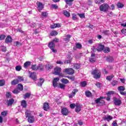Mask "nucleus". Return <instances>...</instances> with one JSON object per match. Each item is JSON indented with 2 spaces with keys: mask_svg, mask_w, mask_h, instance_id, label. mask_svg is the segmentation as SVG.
<instances>
[{
  "mask_svg": "<svg viewBox=\"0 0 126 126\" xmlns=\"http://www.w3.org/2000/svg\"><path fill=\"white\" fill-rule=\"evenodd\" d=\"M60 81V78H55L53 81V85L54 87H57L58 86V82Z\"/></svg>",
  "mask_w": 126,
  "mask_h": 126,
  "instance_id": "12",
  "label": "nucleus"
},
{
  "mask_svg": "<svg viewBox=\"0 0 126 126\" xmlns=\"http://www.w3.org/2000/svg\"><path fill=\"white\" fill-rule=\"evenodd\" d=\"M32 112L29 110H26L25 112L26 117L28 118V121L29 123L30 124H32L34 123L35 121V118H34V116L31 115H32Z\"/></svg>",
  "mask_w": 126,
  "mask_h": 126,
  "instance_id": "1",
  "label": "nucleus"
},
{
  "mask_svg": "<svg viewBox=\"0 0 126 126\" xmlns=\"http://www.w3.org/2000/svg\"><path fill=\"white\" fill-rule=\"evenodd\" d=\"M104 48H105V46L102 44H99L98 46H93L92 48V50L93 52H101V51H103L104 50Z\"/></svg>",
  "mask_w": 126,
  "mask_h": 126,
  "instance_id": "2",
  "label": "nucleus"
},
{
  "mask_svg": "<svg viewBox=\"0 0 126 126\" xmlns=\"http://www.w3.org/2000/svg\"><path fill=\"white\" fill-rule=\"evenodd\" d=\"M64 72L67 73V74H73L74 71L72 68H66L64 69Z\"/></svg>",
  "mask_w": 126,
  "mask_h": 126,
  "instance_id": "9",
  "label": "nucleus"
},
{
  "mask_svg": "<svg viewBox=\"0 0 126 126\" xmlns=\"http://www.w3.org/2000/svg\"><path fill=\"white\" fill-rule=\"evenodd\" d=\"M95 2L99 4L100 2H105V0H95Z\"/></svg>",
  "mask_w": 126,
  "mask_h": 126,
  "instance_id": "43",
  "label": "nucleus"
},
{
  "mask_svg": "<svg viewBox=\"0 0 126 126\" xmlns=\"http://www.w3.org/2000/svg\"><path fill=\"white\" fill-rule=\"evenodd\" d=\"M1 50L2 52H6V47L5 46H3Z\"/></svg>",
  "mask_w": 126,
  "mask_h": 126,
  "instance_id": "59",
  "label": "nucleus"
},
{
  "mask_svg": "<svg viewBox=\"0 0 126 126\" xmlns=\"http://www.w3.org/2000/svg\"><path fill=\"white\" fill-rule=\"evenodd\" d=\"M102 99H104V97H100L99 98H97L95 100V102L96 104H98L100 106H102V105H104L105 104V101Z\"/></svg>",
  "mask_w": 126,
  "mask_h": 126,
  "instance_id": "7",
  "label": "nucleus"
},
{
  "mask_svg": "<svg viewBox=\"0 0 126 126\" xmlns=\"http://www.w3.org/2000/svg\"><path fill=\"white\" fill-rule=\"evenodd\" d=\"M61 113L63 116H67L68 114V110L65 108H63L62 109Z\"/></svg>",
  "mask_w": 126,
  "mask_h": 126,
  "instance_id": "14",
  "label": "nucleus"
},
{
  "mask_svg": "<svg viewBox=\"0 0 126 126\" xmlns=\"http://www.w3.org/2000/svg\"><path fill=\"white\" fill-rule=\"evenodd\" d=\"M5 84V81L4 80H0V86H3Z\"/></svg>",
  "mask_w": 126,
  "mask_h": 126,
  "instance_id": "42",
  "label": "nucleus"
},
{
  "mask_svg": "<svg viewBox=\"0 0 126 126\" xmlns=\"http://www.w3.org/2000/svg\"><path fill=\"white\" fill-rule=\"evenodd\" d=\"M14 102V99L13 98H12L11 99H9V100L7 101V103L8 106H11L13 104V102Z\"/></svg>",
  "mask_w": 126,
  "mask_h": 126,
  "instance_id": "23",
  "label": "nucleus"
},
{
  "mask_svg": "<svg viewBox=\"0 0 126 126\" xmlns=\"http://www.w3.org/2000/svg\"><path fill=\"white\" fill-rule=\"evenodd\" d=\"M1 116L3 117H6V116H7V111H4L1 113Z\"/></svg>",
  "mask_w": 126,
  "mask_h": 126,
  "instance_id": "41",
  "label": "nucleus"
},
{
  "mask_svg": "<svg viewBox=\"0 0 126 126\" xmlns=\"http://www.w3.org/2000/svg\"><path fill=\"white\" fill-rule=\"evenodd\" d=\"M67 59H68L64 61V63H71V60H72V58L70 57V56L68 55L67 56Z\"/></svg>",
  "mask_w": 126,
  "mask_h": 126,
  "instance_id": "17",
  "label": "nucleus"
},
{
  "mask_svg": "<svg viewBox=\"0 0 126 126\" xmlns=\"http://www.w3.org/2000/svg\"><path fill=\"white\" fill-rule=\"evenodd\" d=\"M49 109H50L49 104L48 103H44L43 104V109L44 110V111H48Z\"/></svg>",
  "mask_w": 126,
  "mask_h": 126,
  "instance_id": "21",
  "label": "nucleus"
},
{
  "mask_svg": "<svg viewBox=\"0 0 126 126\" xmlns=\"http://www.w3.org/2000/svg\"><path fill=\"white\" fill-rule=\"evenodd\" d=\"M76 48H77L78 49H80L82 47L81 46V44H79V43H77L76 45Z\"/></svg>",
  "mask_w": 126,
  "mask_h": 126,
  "instance_id": "57",
  "label": "nucleus"
},
{
  "mask_svg": "<svg viewBox=\"0 0 126 126\" xmlns=\"http://www.w3.org/2000/svg\"><path fill=\"white\" fill-rule=\"evenodd\" d=\"M31 65V62H26L24 64V67H25V68H27V67H28V66H30Z\"/></svg>",
  "mask_w": 126,
  "mask_h": 126,
  "instance_id": "25",
  "label": "nucleus"
},
{
  "mask_svg": "<svg viewBox=\"0 0 126 126\" xmlns=\"http://www.w3.org/2000/svg\"><path fill=\"white\" fill-rule=\"evenodd\" d=\"M103 34H104V35H109L110 34V32L108 30H103L102 32Z\"/></svg>",
  "mask_w": 126,
  "mask_h": 126,
  "instance_id": "38",
  "label": "nucleus"
},
{
  "mask_svg": "<svg viewBox=\"0 0 126 126\" xmlns=\"http://www.w3.org/2000/svg\"><path fill=\"white\" fill-rule=\"evenodd\" d=\"M117 7H119V8H123V7H124V4L120 2L118 3Z\"/></svg>",
  "mask_w": 126,
  "mask_h": 126,
  "instance_id": "46",
  "label": "nucleus"
},
{
  "mask_svg": "<svg viewBox=\"0 0 126 126\" xmlns=\"http://www.w3.org/2000/svg\"><path fill=\"white\" fill-rule=\"evenodd\" d=\"M18 80L19 82L23 81L24 80V79L23 78V77H21L20 76H18Z\"/></svg>",
  "mask_w": 126,
  "mask_h": 126,
  "instance_id": "49",
  "label": "nucleus"
},
{
  "mask_svg": "<svg viewBox=\"0 0 126 126\" xmlns=\"http://www.w3.org/2000/svg\"><path fill=\"white\" fill-rule=\"evenodd\" d=\"M37 9L40 11V10H42L43 8H44V5H43V3L40 2H37Z\"/></svg>",
  "mask_w": 126,
  "mask_h": 126,
  "instance_id": "13",
  "label": "nucleus"
},
{
  "mask_svg": "<svg viewBox=\"0 0 126 126\" xmlns=\"http://www.w3.org/2000/svg\"><path fill=\"white\" fill-rule=\"evenodd\" d=\"M70 107L71 109H73L74 108H75V104H71L70 105Z\"/></svg>",
  "mask_w": 126,
  "mask_h": 126,
  "instance_id": "61",
  "label": "nucleus"
},
{
  "mask_svg": "<svg viewBox=\"0 0 126 126\" xmlns=\"http://www.w3.org/2000/svg\"><path fill=\"white\" fill-rule=\"evenodd\" d=\"M104 121H107V122H109L111 120H113V117L110 115L105 116L103 118Z\"/></svg>",
  "mask_w": 126,
  "mask_h": 126,
  "instance_id": "19",
  "label": "nucleus"
},
{
  "mask_svg": "<svg viewBox=\"0 0 126 126\" xmlns=\"http://www.w3.org/2000/svg\"><path fill=\"white\" fill-rule=\"evenodd\" d=\"M11 42H12V38L10 35H8L5 40V43L8 44V43H11Z\"/></svg>",
  "mask_w": 126,
  "mask_h": 126,
  "instance_id": "15",
  "label": "nucleus"
},
{
  "mask_svg": "<svg viewBox=\"0 0 126 126\" xmlns=\"http://www.w3.org/2000/svg\"><path fill=\"white\" fill-rule=\"evenodd\" d=\"M52 7H53V8H55V9H57V8H58V7L56 4H52Z\"/></svg>",
  "mask_w": 126,
  "mask_h": 126,
  "instance_id": "62",
  "label": "nucleus"
},
{
  "mask_svg": "<svg viewBox=\"0 0 126 126\" xmlns=\"http://www.w3.org/2000/svg\"><path fill=\"white\" fill-rule=\"evenodd\" d=\"M78 15L80 17V18H85V15L84 14H78Z\"/></svg>",
  "mask_w": 126,
  "mask_h": 126,
  "instance_id": "54",
  "label": "nucleus"
},
{
  "mask_svg": "<svg viewBox=\"0 0 126 126\" xmlns=\"http://www.w3.org/2000/svg\"><path fill=\"white\" fill-rule=\"evenodd\" d=\"M19 81L17 79H15L13 80L12 82H11V85H16V84H18L19 83Z\"/></svg>",
  "mask_w": 126,
  "mask_h": 126,
  "instance_id": "29",
  "label": "nucleus"
},
{
  "mask_svg": "<svg viewBox=\"0 0 126 126\" xmlns=\"http://www.w3.org/2000/svg\"><path fill=\"white\" fill-rule=\"evenodd\" d=\"M53 67V66L51 64H48L45 65V69H46V70H48V71H51Z\"/></svg>",
  "mask_w": 126,
  "mask_h": 126,
  "instance_id": "16",
  "label": "nucleus"
},
{
  "mask_svg": "<svg viewBox=\"0 0 126 126\" xmlns=\"http://www.w3.org/2000/svg\"><path fill=\"white\" fill-rule=\"evenodd\" d=\"M113 102L116 106H121V104H122V100L117 98L114 99Z\"/></svg>",
  "mask_w": 126,
  "mask_h": 126,
  "instance_id": "8",
  "label": "nucleus"
},
{
  "mask_svg": "<svg viewBox=\"0 0 126 126\" xmlns=\"http://www.w3.org/2000/svg\"><path fill=\"white\" fill-rule=\"evenodd\" d=\"M75 111L76 113H78L81 111V106L80 104H76V109Z\"/></svg>",
  "mask_w": 126,
  "mask_h": 126,
  "instance_id": "22",
  "label": "nucleus"
},
{
  "mask_svg": "<svg viewBox=\"0 0 126 126\" xmlns=\"http://www.w3.org/2000/svg\"><path fill=\"white\" fill-rule=\"evenodd\" d=\"M61 71H62V68L56 67L54 68V74L55 75H59L60 77H63V73H61Z\"/></svg>",
  "mask_w": 126,
  "mask_h": 126,
  "instance_id": "4",
  "label": "nucleus"
},
{
  "mask_svg": "<svg viewBox=\"0 0 126 126\" xmlns=\"http://www.w3.org/2000/svg\"><path fill=\"white\" fill-rule=\"evenodd\" d=\"M6 97L7 98H11V94L10 93H7L6 94Z\"/></svg>",
  "mask_w": 126,
  "mask_h": 126,
  "instance_id": "55",
  "label": "nucleus"
},
{
  "mask_svg": "<svg viewBox=\"0 0 126 126\" xmlns=\"http://www.w3.org/2000/svg\"><path fill=\"white\" fill-rule=\"evenodd\" d=\"M44 83V79L40 78L39 79V82L38 83V86H42V84Z\"/></svg>",
  "mask_w": 126,
  "mask_h": 126,
  "instance_id": "31",
  "label": "nucleus"
},
{
  "mask_svg": "<svg viewBox=\"0 0 126 126\" xmlns=\"http://www.w3.org/2000/svg\"><path fill=\"white\" fill-rule=\"evenodd\" d=\"M91 92L89 91L85 92V94L87 97H90V96H91Z\"/></svg>",
  "mask_w": 126,
  "mask_h": 126,
  "instance_id": "40",
  "label": "nucleus"
},
{
  "mask_svg": "<svg viewBox=\"0 0 126 126\" xmlns=\"http://www.w3.org/2000/svg\"><path fill=\"white\" fill-rule=\"evenodd\" d=\"M119 91H120V92H122V91H125V90H126V89L125 88V87L124 86H120L119 87H118V88Z\"/></svg>",
  "mask_w": 126,
  "mask_h": 126,
  "instance_id": "34",
  "label": "nucleus"
},
{
  "mask_svg": "<svg viewBox=\"0 0 126 126\" xmlns=\"http://www.w3.org/2000/svg\"><path fill=\"white\" fill-rule=\"evenodd\" d=\"M5 39V35L1 34L0 35V40H4Z\"/></svg>",
  "mask_w": 126,
  "mask_h": 126,
  "instance_id": "51",
  "label": "nucleus"
},
{
  "mask_svg": "<svg viewBox=\"0 0 126 126\" xmlns=\"http://www.w3.org/2000/svg\"><path fill=\"white\" fill-rule=\"evenodd\" d=\"M14 46L17 47V46H19V42L18 41H15L14 43Z\"/></svg>",
  "mask_w": 126,
  "mask_h": 126,
  "instance_id": "60",
  "label": "nucleus"
},
{
  "mask_svg": "<svg viewBox=\"0 0 126 126\" xmlns=\"http://www.w3.org/2000/svg\"><path fill=\"white\" fill-rule=\"evenodd\" d=\"M80 68V64H74V68L76 69H79Z\"/></svg>",
  "mask_w": 126,
  "mask_h": 126,
  "instance_id": "44",
  "label": "nucleus"
},
{
  "mask_svg": "<svg viewBox=\"0 0 126 126\" xmlns=\"http://www.w3.org/2000/svg\"><path fill=\"white\" fill-rule=\"evenodd\" d=\"M121 32L123 34H126V29H124L122 30H121Z\"/></svg>",
  "mask_w": 126,
  "mask_h": 126,
  "instance_id": "64",
  "label": "nucleus"
},
{
  "mask_svg": "<svg viewBox=\"0 0 126 126\" xmlns=\"http://www.w3.org/2000/svg\"><path fill=\"white\" fill-rule=\"evenodd\" d=\"M31 68L32 70H38V65L35 64L32 65Z\"/></svg>",
  "mask_w": 126,
  "mask_h": 126,
  "instance_id": "32",
  "label": "nucleus"
},
{
  "mask_svg": "<svg viewBox=\"0 0 126 126\" xmlns=\"http://www.w3.org/2000/svg\"><path fill=\"white\" fill-rule=\"evenodd\" d=\"M61 82L62 83H64V84H67V83H68V82H69L68 80H67L66 79H64V78L61 79Z\"/></svg>",
  "mask_w": 126,
  "mask_h": 126,
  "instance_id": "30",
  "label": "nucleus"
},
{
  "mask_svg": "<svg viewBox=\"0 0 126 126\" xmlns=\"http://www.w3.org/2000/svg\"><path fill=\"white\" fill-rule=\"evenodd\" d=\"M66 37V38H64V41L65 42H69V39H70L71 35H70V34H67Z\"/></svg>",
  "mask_w": 126,
  "mask_h": 126,
  "instance_id": "28",
  "label": "nucleus"
},
{
  "mask_svg": "<svg viewBox=\"0 0 126 126\" xmlns=\"http://www.w3.org/2000/svg\"><path fill=\"white\" fill-rule=\"evenodd\" d=\"M51 29H54V28H57V24H54L51 26Z\"/></svg>",
  "mask_w": 126,
  "mask_h": 126,
  "instance_id": "56",
  "label": "nucleus"
},
{
  "mask_svg": "<svg viewBox=\"0 0 126 126\" xmlns=\"http://www.w3.org/2000/svg\"><path fill=\"white\" fill-rule=\"evenodd\" d=\"M21 106H22L23 108H26L27 106V103L25 100H22Z\"/></svg>",
  "mask_w": 126,
  "mask_h": 126,
  "instance_id": "24",
  "label": "nucleus"
},
{
  "mask_svg": "<svg viewBox=\"0 0 126 126\" xmlns=\"http://www.w3.org/2000/svg\"><path fill=\"white\" fill-rule=\"evenodd\" d=\"M115 94V92L114 91H110L108 92L107 94V97H106L107 101H110L111 100V96L114 95Z\"/></svg>",
  "mask_w": 126,
  "mask_h": 126,
  "instance_id": "10",
  "label": "nucleus"
},
{
  "mask_svg": "<svg viewBox=\"0 0 126 126\" xmlns=\"http://www.w3.org/2000/svg\"><path fill=\"white\" fill-rule=\"evenodd\" d=\"M15 69L17 71H20L21 70L22 67L20 65H18L16 66Z\"/></svg>",
  "mask_w": 126,
  "mask_h": 126,
  "instance_id": "45",
  "label": "nucleus"
},
{
  "mask_svg": "<svg viewBox=\"0 0 126 126\" xmlns=\"http://www.w3.org/2000/svg\"><path fill=\"white\" fill-rule=\"evenodd\" d=\"M111 85H112V86H116V85H118V81H117V80H113L111 82Z\"/></svg>",
  "mask_w": 126,
  "mask_h": 126,
  "instance_id": "39",
  "label": "nucleus"
},
{
  "mask_svg": "<svg viewBox=\"0 0 126 126\" xmlns=\"http://www.w3.org/2000/svg\"><path fill=\"white\" fill-rule=\"evenodd\" d=\"M31 96V94L30 93H28L26 94H24V98L25 99H26V98H29Z\"/></svg>",
  "mask_w": 126,
  "mask_h": 126,
  "instance_id": "35",
  "label": "nucleus"
},
{
  "mask_svg": "<svg viewBox=\"0 0 126 126\" xmlns=\"http://www.w3.org/2000/svg\"><path fill=\"white\" fill-rule=\"evenodd\" d=\"M29 73L30 74V77L33 79V80H36V74L30 71L29 72Z\"/></svg>",
  "mask_w": 126,
  "mask_h": 126,
  "instance_id": "20",
  "label": "nucleus"
},
{
  "mask_svg": "<svg viewBox=\"0 0 126 126\" xmlns=\"http://www.w3.org/2000/svg\"><path fill=\"white\" fill-rule=\"evenodd\" d=\"M92 74L93 75L94 78L98 79L101 76V72L99 70L95 69L92 72Z\"/></svg>",
  "mask_w": 126,
  "mask_h": 126,
  "instance_id": "3",
  "label": "nucleus"
},
{
  "mask_svg": "<svg viewBox=\"0 0 126 126\" xmlns=\"http://www.w3.org/2000/svg\"><path fill=\"white\" fill-rule=\"evenodd\" d=\"M63 13L64 14V15H65V16H66V17H69V16H70V14H69V12L66 10H63Z\"/></svg>",
  "mask_w": 126,
  "mask_h": 126,
  "instance_id": "26",
  "label": "nucleus"
},
{
  "mask_svg": "<svg viewBox=\"0 0 126 126\" xmlns=\"http://www.w3.org/2000/svg\"><path fill=\"white\" fill-rule=\"evenodd\" d=\"M87 84V83H86V81H83L81 83V85L82 87H85Z\"/></svg>",
  "mask_w": 126,
  "mask_h": 126,
  "instance_id": "47",
  "label": "nucleus"
},
{
  "mask_svg": "<svg viewBox=\"0 0 126 126\" xmlns=\"http://www.w3.org/2000/svg\"><path fill=\"white\" fill-rule=\"evenodd\" d=\"M59 86L61 89H64V88L65 87V85L63 84H59Z\"/></svg>",
  "mask_w": 126,
  "mask_h": 126,
  "instance_id": "52",
  "label": "nucleus"
},
{
  "mask_svg": "<svg viewBox=\"0 0 126 126\" xmlns=\"http://www.w3.org/2000/svg\"><path fill=\"white\" fill-rule=\"evenodd\" d=\"M109 5L107 3H103L99 7V9L100 11H103V12H106L109 9Z\"/></svg>",
  "mask_w": 126,
  "mask_h": 126,
  "instance_id": "5",
  "label": "nucleus"
},
{
  "mask_svg": "<svg viewBox=\"0 0 126 126\" xmlns=\"http://www.w3.org/2000/svg\"><path fill=\"white\" fill-rule=\"evenodd\" d=\"M48 47L50 48V49H53V48H55V43L53 42H51L48 44Z\"/></svg>",
  "mask_w": 126,
  "mask_h": 126,
  "instance_id": "27",
  "label": "nucleus"
},
{
  "mask_svg": "<svg viewBox=\"0 0 126 126\" xmlns=\"http://www.w3.org/2000/svg\"><path fill=\"white\" fill-rule=\"evenodd\" d=\"M103 52L104 53H109L110 52V48L108 47H104Z\"/></svg>",
  "mask_w": 126,
  "mask_h": 126,
  "instance_id": "33",
  "label": "nucleus"
},
{
  "mask_svg": "<svg viewBox=\"0 0 126 126\" xmlns=\"http://www.w3.org/2000/svg\"><path fill=\"white\" fill-rule=\"evenodd\" d=\"M23 90V86L21 84H18L17 88L15 89L13 91V93L14 94H18L20 91Z\"/></svg>",
  "mask_w": 126,
  "mask_h": 126,
  "instance_id": "6",
  "label": "nucleus"
},
{
  "mask_svg": "<svg viewBox=\"0 0 126 126\" xmlns=\"http://www.w3.org/2000/svg\"><path fill=\"white\" fill-rule=\"evenodd\" d=\"M114 78V75H112L111 76H108L106 77V80H108L109 81H111L112 79Z\"/></svg>",
  "mask_w": 126,
  "mask_h": 126,
  "instance_id": "36",
  "label": "nucleus"
},
{
  "mask_svg": "<svg viewBox=\"0 0 126 126\" xmlns=\"http://www.w3.org/2000/svg\"><path fill=\"white\" fill-rule=\"evenodd\" d=\"M72 19L73 20H76V19H77V15L75 14H72Z\"/></svg>",
  "mask_w": 126,
  "mask_h": 126,
  "instance_id": "48",
  "label": "nucleus"
},
{
  "mask_svg": "<svg viewBox=\"0 0 126 126\" xmlns=\"http://www.w3.org/2000/svg\"><path fill=\"white\" fill-rule=\"evenodd\" d=\"M74 0H65V1L67 4H70L72 1Z\"/></svg>",
  "mask_w": 126,
  "mask_h": 126,
  "instance_id": "50",
  "label": "nucleus"
},
{
  "mask_svg": "<svg viewBox=\"0 0 126 126\" xmlns=\"http://www.w3.org/2000/svg\"><path fill=\"white\" fill-rule=\"evenodd\" d=\"M51 51L53 52V53H57V51L56 49H55V48H51Z\"/></svg>",
  "mask_w": 126,
  "mask_h": 126,
  "instance_id": "63",
  "label": "nucleus"
},
{
  "mask_svg": "<svg viewBox=\"0 0 126 126\" xmlns=\"http://www.w3.org/2000/svg\"><path fill=\"white\" fill-rule=\"evenodd\" d=\"M57 34H58V32H57L56 31H53L50 33L51 36H57Z\"/></svg>",
  "mask_w": 126,
  "mask_h": 126,
  "instance_id": "37",
  "label": "nucleus"
},
{
  "mask_svg": "<svg viewBox=\"0 0 126 126\" xmlns=\"http://www.w3.org/2000/svg\"><path fill=\"white\" fill-rule=\"evenodd\" d=\"M44 68H45V65L39 64L37 65V70H40V71H42L44 70Z\"/></svg>",
  "mask_w": 126,
  "mask_h": 126,
  "instance_id": "18",
  "label": "nucleus"
},
{
  "mask_svg": "<svg viewBox=\"0 0 126 126\" xmlns=\"http://www.w3.org/2000/svg\"><path fill=\"white\" fill-rule=\"evenodd\" d=\"M68 78L70 79L72 81H74V80L75 79V77L74 76L73 77H67Z\"/></svg>",
  "mask_w": 126,
  "mask_h": 126,
  "instance_id": "58",
  "label": "nucleus"
},
{
  "mask_svg": "<svg viewBox=\"0 0 126 126\" xmlns=\"http://www.w3.org/2000/svg\"><path fill=\"white\" fill-rule=\"evenodd\" d=\"M41 15H42V16H43V17H47L48 15V13H47L46 12H43Z\"/></svg>",
  "mask_w": 126,
  "mask_h": 126,
  "instance_id": "53",
  "label": "nucleus"
},
{
  "mask_svg": "<svg viewBox=\"0 0 126 126\" xmlns=\"http://www.w3.org/2000/svg\"><path fill=\"white\" fill-rule=\"evenodd\" d=\"M77 92H78V90L77 89L73 90L72 92V93L68 95L69 98H73V97L75 96Z\"/></svg>",
  "mask_w": 126,
  "mask_h": 126,
  "instance_id": "11",
  "label": "nucleus"
}]
</instances>
